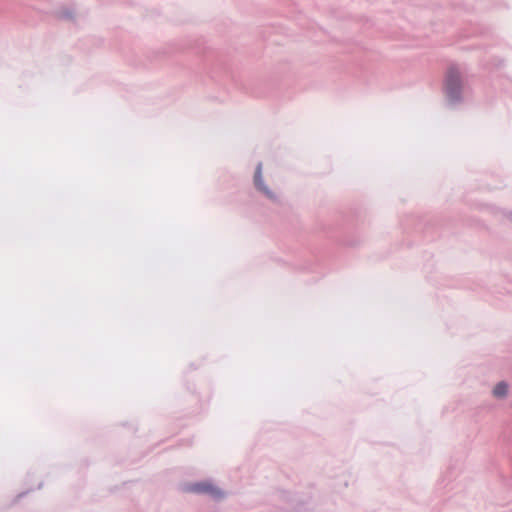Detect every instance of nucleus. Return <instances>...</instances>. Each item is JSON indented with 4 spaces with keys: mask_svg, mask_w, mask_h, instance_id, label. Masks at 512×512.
Returning a JSON list of instances; mask_svg holds the SVG:
<instances>
[{
    "mask_svg": "<svg viewBox=\"0 0 512 512\" xmlns=\"http://www.w3.org/2000/svg\"><path fill=\"white\" fill-rule=\"evenodd\" d=\"M446 91L448 96L456 100L461 92V77L460 72L456 67H450L446 76Z\"/></svg>",
    "mask_w": 512,
    "mask_h": 512,
    "instance_id": "nucleus-1",
    "label": "nucleus"
},
{
    "mask_svg": "<svg viewBox=\"0 0 512 512\" xmlns=\"http://www.w3.org/2000/svg\"><path fill=\"white\" fill-rule=\"evenodd\" d=\"M189 491L209 494L215 498H221L223 496V493L217 487L207 482L196 483L189 488Z\"/></svg>",
    "mask_w": 512,
    "mask_h": 512,
    "instance_id": "nucleus-2",
    "label": "nucleus"
},
{
    "mask_svg": "<svg viewBox=\"0 0 512 512\" xmlns=\"http://www.w3.org/2000/svg\"><path fill=\"white\" fill-rule=\"evenodd\" d=\"M261 164L258 165L255 175H254V182L257 188L265 193H268L266 188L263 185V179H262V171H261Z\"/></svg>",
    "mask_w": 512,
    "mask_h": 512,
    "instance_id": "nucleus-3",
    "label": "nucleus"
},
{
    "mask_svg": "<svg viewBox=\"0 0 512 512\" xmlns=\"http://www.w3.org/2000/svg\"><path fill=\"white\" fill-rule=\"evenodd\" d=\"M507 391H508L507 384L505 382H500L495 386V388L493 390V394L495 397H504L507 394Z\"/></svg>",
    "mask_w": 512,
    "mask_h": 512,
    "instance_id": "nucleus-4",
    "label": "nucleus"
}]
</instances>
